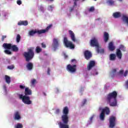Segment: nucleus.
<instances>
[{
	"label": "nucleus",
	"mask_w": 128,
	"mask_h": 128,
	"mask_svg": "<svg viewBox=\"0 0 128 128\" xmlns=\"http://www.w3.org/2000/svg\"><path fill=\"white\" fill-rule=\"evenodd\" d=\"M42 46L43 48H46V45L44 43L42 42Z\"/></svg>",
	"instance_id": "58836bf2"
},
{
	"label": "nucleus",
	"mask_w": 128,
	"mask_h": 128,
	"mask_svg": "<svg viewBox=\"0 0 128 128\" xmlns=\"http://www.w3.org/2000/svg\"><path fill=\"white\" fill-rule=\"evenodd\" d=\"M26 68H27V70H32L34 68V64H32V62H28L26 64Z\"/></svg>",
	"instance_id": "4be33fe9"
},
{
	"label": "nucleus",
	"mask_w": 128,
	"mask_h": 128,
	"mask_svg": "<svg viewBox=\"0 0 128 128\" xmlns=\"http://www.w3.org/2000/svg\"><path fill=\"white\" fill-rule=\"evenodd\" d=\"M44 94V96H46V94Z\"/></svg>",
	"instance_id": "0e129e2a"
},
{
	"label": "nucleus",
	"mask_w": 128,
	"mask_h": 128,
	"mask_svg": "<svg viewBox=\"0 0 128 128\" xmlns=\"http://www.w3.org/2000/svg\"><path fill=\"white\" fill-rule=\"evenodd\" d=\"M100 20V18H98L96 19V20Z\"/></svg>",
	"instance_id": "13d9d810"
},
{
	"label": "nucleus",
	"mask_w": 128,
	"mask_h": 128,
	"mask_svg": "<svg viewBox=\"0 0 128 128\" xmlns=\"http://www.w3.org/2000/svg\"><path fill=\"white\" fill-rule=\"evenodd\" d=\"M106 2L110 6H114V0H108Z\"/></svg>",
	"instance_id": "c85d7f7f"
},
{
	"label": "nucleus",
	"mask_w": 128,
	"mask_h": 128,
	"mask_svg": "<svg viewBox=\"0 0 128 128\" xmlns=\"http://www.w3.org/2000/svg\"><path fill=\"white\" fill-rule=\"evenodd\" d=\"M88 12H94V6H91L88 9Z\"/></svg>",
	"instance_id": "2f4dec72"
},
{
	"label": "nucleus",
	"mask_w": 128,
	"mask_h": 128,
	"mask_svg": "<svg viewBox=\"0 0 128 128\" xmlns=\"http://www.w3.org/2000/svg\"><path fill=\"white\" fill-rule=\"evenodd\" d=\"M119 74H124V70H121L119 72Z\"/></svg>",
	"instance_id": "49530a36"
},
{
	"label": "nucleus",
	"mask_w": 128,
	"mask_h": 128,
	"mask_svg": "<svg viewBox=\"0 0 128 128\" xmlns=\"http://www.w3.org/2000/svg\"><path fill=\"white\" fill-rule=\"evenodd\" d=\"M23 56L26 62H30V60H32V59L34 58V48H28V52H24Z\"/></svg>",
	"instance_id": "7ed1b4c3"
},
{
	"label": "nucleus",
	"mask_w": 128,
	"mask_h": 128,
	"mask_svg": "<svg viewBox=\"0 0 128 128\" xmlns=\"http://www.w3.org/2000/svg\"><path fill=\"white\" fill-rule=\"evenodd\" d=\"M117 96L118 92L116 91H113L106 96V100L107 102L110 104V106H116L118 105Z\"/></svg>",
	"instance_id": "f03ea898"
},
{
	"label": "nucleus",
	"mask_w": 128,
	"mask_h": 128,
	"mask_svg": "<svg viewBox=\"0 0 128 128\" xmlns=\"http://www.w3.org/2000/svg\"><path fill=\"white\" fill-rule=\"evenodd\" d=\"M19 98L20 99L22 100V102L25 104H32V100H30V96L20 94Z\"/></svg>",
	"instance_id": "6e6552de"
},
{
	"label": "nucleus",
	"mask_w": 128,
	"mask_h": 128,
	"mask_svg": "<svg viewBox=\"0 0 128 128\" xmlns=\"http://www.w3.org/2000/svg\"><path fill=\"white\" fill-rule=\"evenodd\" d=\"M16 2L18 6H20V4H22V1L20 0H17Z\"/></svg>",
	"instance_id": "a19ab883"
},
{
	"label": "nucleus",
	"mask_w": 128,
	"mask_h": 128,
	"mask_svg": "<svg viewBox=\"0 0 128 128\" xmlns=\"http://www.w3.org/2000/svg\"><path fill=\"white\" fill-rule=\"evenodd\" d=\"M16 42H20V34H18L16 38Z\"/></svg>",
	"instance_id": "7c9ffc66"
},
{
	"label": "nucleus",
	"mask_w": 128,
	"mask_h": 128,
	"mask_svg": "<svg viewBox=\"0 0 128 128\" xmlns=\"http://www.w3.org/2000/svg\"><path fill=\"white\" fill-rule=\"evenodd\" d=\"M99 110H102V108H99Z\"/></svg>",
	"instance_id": "bf43d9fd"
},
{
	"label": "nucleus",
	"mask_w": 128,
	"mask_h": 128,
	"mask_svg": "<svg viewBox=\"0 0 128 128\" xmlns=\"http://www.w3.org/2000/svg\"><path fill=\"white\" fill-rule=\"evenodd\" d=\"M69 34L71 38V40L72 42H76V36L74 35V32H72V30H70L68 31Z\"/></svg>",
	"instance_id": "2eb2a0df"
},
{
	"label": "nucleus",
	"mask_w": 128,
	"mask_h": 128,
	"mask_svg": "<svg viewBox=\"0 0 128 128\" xmlns=\"http://www.w3.org/2000/svg\"><path fill=\"white\" fill-rule=\"evenodd\" d=\"M84 56L86 60H90V58L92 57V52H90V50H86L84 52Z\"/></svg>",
	"instance_id": "f8f14e48"
},
{
	"label": "nucleus",
	"mask_w": 128,
	"mask_h": 128,
	"mask_svg": "<svg viewBox=\"0 0 128 128\" xmlns=\"http://www.w3.org/2000/svg\"><path fill=\"white\" fill-rule=\"evenodd\" d=\"M93 118H94V116L90 117V120L92 122V120Z\"/></svg>",
	"instance_id": "5fc2aeb1"
},
{
	"label": "nucleus",
	"mask_w": 128,
	"mask_h": 128,
	"mask_svg": "<svg viewBox=\"0 0 128 128\" xmlns=\"http://www.w3.org/2000/svg\"><path fill=\"white\" fill-rule=\"evenodd\" d=\"M72 62H76V59H72L71 60Z\"/></svg>",
	"instance_id": "864d4df0"
},
{
	"label": "nucleus",
	"mask_w": 128,
	"mask_h": 128,
	"mask_svg": "<svg viewBox=\"0 0 128 128\" xmlns=\"http://www.w3.org/2000/svg\"><path fill=\"white\" fill-rule=\"evenodd\" d=\"M84 0H82V2H84Z\"/></svg>",
	"instance_id": "052dcab7"
},
{
	"label": "nucleus",
	"mask_w": 128,
	"mask_h": 128,
	"mask_svg": "<svg viewBox=\"0 0 128 128\" xmlns=\"http://www.w3.org/2000/svg\"><path fill=\"white\" fill-rule=\"evenodd\" d=\"M60 112V110L59 108L56 109V114H58Z\"/></svg>",
	"instance_id": "4c0bfd02"
},
{
	"label": "nucleus",
	"mask_w": 128,
	"mask_h": 128,
	"mask_svg": "<svg viewBox=\"0 0 128 128\" xmlns=\"http://www.w3.org/2000/svg\"><path fill=\"white\" fill-rule=\"evenodd\" d=\"M18 26H28V20H22L20 21L18 24Z\"/></svg>",
	"instance_id": "aec40b11"
},
{
	"label": "nucleus",
	"mask_w": 128,
	"mask_h": 128,
	"mask_svg": "<svg viewBox=\"0 0 128 128\" xmlns=\"http://www.w3.org/2000/svg\"><path fill=\"white\" fill-rule=\"evenodd\" d=\"M11 50H12V52H18V48L16 45H12Z\"/></svg>",
	"instance_id": "b1692460"
},
{
	"label": "nucleus",
	"mask_w": 128,
	"mask_h": 128,
	"mask_svg": "<svg viewBox=\"0 0 128 128\" xmlns=\"http://www.w3.org/2000/svg\"><path fill=\"white\" fill-rule=\"evenodd\" d=\"M2 46L6 50H12V45L11 44L4 43Z\"/></svg>",
	"instance_id": "6ab92c4d"
},
{
	"label": "nucleus",
	"mask_w": 128,
	"mask_h": 128,
	"mask_svg": "<svg viewBox=\"0 0 128 128\" xmlns=\"http://www.w3.org/2000/svg\"><path fill=\"white\" fill-rule=\"evenodd\" d=\"M74 6H76V1L74 2Z\"/></svg>",
	"instance_id": "4d7b16f0"
},
{
	"label": "nucleus",
	"mask_w": 128,
	"mask_h": 128,
	"mask_svg": "<svg viewBox=\"0 0 128 128\" xmlns=\"http://www.w3.org/2000/svg\"><path fill=\"white\" fill-rule=\"evenodd\" d=\"M112 74H116V69H113L112 70Z\"/></svg>",
	"instance_id": "8fccbe9b"
},
{
	"label": "nucleus",
	"mask_w": 128,
	"mask_h": 128,
	"mask_svg": "<svg viewBox=\"0 0 128 128\" xmlns=\"http://www.w3.org/2000/svg\"><path fill=\"white\" fill-rule=\"evenodd\" d=\"M6 38V36H2V40L4 42V38Z\"/></svg>",
	"instance_id": "c03bdc74"
},
{
	"label": "nucleus",
	"mask_w": 128,
	"mask_h": 128,
	"mask_svg": "<svg viewBox=\"0 0 128 128\" xmlns=\"http://www.w3.org/2000/svg\"><path fill=\"white\" fill-rule=\"evenodd\" d=\"M14 118L15 120H20L22 118V117H20V114L18 111H16L14 113Z\"/></svg>",
	"instance_id": "4468645a"
},
{
	"label": "nucleus",
	"mask_w": 128,
	"mask_h": 128,
	"mask_svg": "<svg viewBox=\"0 0 128 128\" xmlns=\"http://www.w3.org/2000/svg\"><path fill=\"white\" fill-rule=\"evenodd\" d=\"M116 56L115 54H112L110 55V60H116Z\"/></svg>",
	"instance_id": "bb28decb"
},
{
	"label": "nucleus",
	"mask_w": 128,
	"mask_h": 128,
	"mask_svg": "<svg viewBox=\"0 0 128 128\" xmlns=\"http://www.w3.org/2000/svg\"><path fill=\"white\" fill-rule=\"evenodd\" d=\"M94 66H96V62L94 60H90L87 66V69L88 70H90Z\"/></svg>",
	"instance_id": "ddd939ff"
},
{
	"label": "nucleus",
	"mask_w": 128,
	"mask_h": 128,
	"mask_svg": "<svg viewBox=\"0 0 128 128\" xmlns=\"http://www.w3.org/2000/svg\"><path fill=\"white\" fill-rule=\"evenodd\" d=\"M128 70H126L124 74V76H128Z\"/></svg>",
	"instance_id": "ea45409f"
},
{
	"label": "nucleus",
	"mask_w": 128,
	"mask_h": 128,
	"mask_svg": "<svg viewBox=\"0 0 128 128\" xmlns=\"http://www.w3.org/2000/svg\"><path fill=\"white\" fill-rule=\"evenodd\" d=\"M92 76H98V72L95 70L92 72Z\"/></svg>",
	"instance_id": "72a5a7b5"
},
{
	"label": "nucleus",
	"mask_w": 128,
	"mask_h": 128,
	"mask_svg": "<svg viewBox=\"0 0 128 128\" xmlns=\"http://www.w3.org/2000/svg\"><path fill=\"white\" fill-rule=\"evenodd\" d=\"M66 70L68 72H76V65L74 64L71 66L70 64H68L66 66Z\"/></svg>",
	"instance_id": "9d476101"
},
{
	"label": "nucleus",
	"mask_w": 128,
	"mask_h": 128,
	"mask_svg": "<svg viewBox=\"0 0 128 128\" xmlns=\"http://www.w3.org/2000/svg\"><path fill=\"white\" fill-rule=\"evenodd\" d=\"M52 26V25L50 24L46 28V29L44 30H30L29 32V35L31 36H34L36 34H46V32L48 31V30H50Z\"/></svg>",
	"instance_id": "20e7f679"
},
{
	"label": "nucleus",
	"mask_w": 128,
	"mask_h": 128,
	"mask_svg": "<svg viewBox=\"0 0 128 128\" xmlns=\"http://www.w3.org/2000/svg\"><path fill=\"white\" fill-rule=\"evenodd\" d=\"M39 10H44V7H42V6H40L39 7Z\"/></svg>",
	"instance_id": "3c124183"
},
{
	"label": "nucleus",
	"mask_w": 128,
	"mask_h": 128,
	"mask_svg": "<svg viewBox=\"0 0 128 128\" xmlns=\"http://www.w3.org/2000/svg\"><path fill=\"white\" fill-rule=\"evenodd\" d=\"M4 88H6V86H4Z\"/></svg>",
	"instance_id": "69168bd1"
},
{
	"label": "nucleus",
	"mask_w": 128,
	"mask_h": 128,
	"mask_svg": "<svg viewBox=\"0 0 128 128\" xmlns=\"http://www.w3.org/2000/svg\"><path fill=\"white\" fill-rule=\"evenodd\" d=\"M58 39L56 38H54L53 40V44H52V46H53V48H55V50H56V48H58Z\"/></svg>",
	"instance_id": "f3484780"
},
{
	"label": "nucleus",
	"mask_w": 128,
	"mask_h": 128,
	"mask_svg": "<svg viewBox=\"0 0 128 128\" xmlns=\"http://www.w3.org/2000/svg\"><path fill=\"white\" fill-rule=\"evenodd\" d=\"M125 86L126 88H128V80L125 82Z\"/></svg>",
	"instance_id": "a18cd8bd"
},
{
	"label": "nucleus",
	"mask_w": 128,
	"mask_h": 128,
	"mask_svg": "<svg viewBox=\"0 0 128 128\" xmlns=\"http://www.w3.org/2000/svg\"><path fill=\"white\" fill-rule=\"evenodd\" d=\"M64 43L66 48H74V45L72 44V42L68 41L66 37H64Z\"/></svg>",
	"instance_id": "1a4fd4ad"
},
{
	"label": "nucleus",
	"mask_w": 128,
	"mask_h": 128,
	"mask_svg": "<svg viewBox=\"0 0 128 128\" xmlns=\"http://www.w3.org/2000/svg\"><path fill=\"white\" fill-rule=\"evenodd\" d=\"M96 52L98 54H104V49H101V50H100L99 48V52L98 51V48H96Z\"/></svg>",
	"instance_id": "f704fd0d"
},
{
	"label": "nucleus",
	"mask_w": 128,
	"mask_h": 128,
	"mask_svg": "<svg viewBox=\"0 0 128 128\" xmlns=\"http://www.w3.org/2000/svg\"><path fill=\"white\" fill-rule=\"evenodd\" d=\"M120 50H122V52H126V47H124V46L121 44L120 45L119 48L116 50V55L119 60H122V54Z\"/></svg>",
	"instance_id": "0eeeda50"
},
{
	"label": "nucleus",
	"mask_w": 128,
	"mask_h": 128,
	"mask_svg": "<svg viewBox=\"0 0 128 128\" xmlns=\"http://www.w3.org/2000/svg\"><path fill=\"white\" fill-rule=\"evenodd\" d=\"M50 68H48V71H47V74H48L50 76Z\"/></svg>",
	"instance_id": "37998d69"
},
{
	"label": "nucleus",
	"mask_w": 128,
	"mask_h": 128,
	"mask_svg": "<svg viewBox=\"0 0 128 128\" xmlns=\"http://www.w3.org/2000/svg\"><path fill=\"white\" fill-rule=\"evenodd\" d=\"M49 8H51V10H52V8H54V6H50Z\"/></svg>",
	"instance_id": "603ef678"
},
{
	"label": "nucleus",
	"mask_w": 128,
	"mask_h": 128,
	"mask_svg": "<svg viewBox=\"0 0 128 128\" xmlns=\"http://www.w3.org/2000/svg\"><path fill=\"white\" fill-rule=\"evenodd\" d=\"M86 100H84L82 102V106H84V104H86Z\"/></svg>",
	"instance_id": "09e8293b"
},
{
	"label": "nucleus",
	"mask_w": 128,
	"mask_h": 128,
	"mask_svg": "<svg viewBox=\"0 0 128 128\" xmlns=\"http://www.w3.org/2000/svg\"><path fill=\"white\" fill-rule=\"evenodd\" d=\"M24 126H22V124L20 123H18L17 124L15 128H23Z\"/></svg>",
	"instance_id": "c756f323"
},
{
	"label": "nucleus",
	"mask_w": 128,
	"mask_h": 128,
	"mask_svg": "<svg viewBox=\"0 0 128 128\" xmlns=\"http://www.w3.org/2000/svg\"><path fill=\"white\" fill-rule=\"evenodd\" d=\"M116 118L114 116H112L109 119L110 126L109 127L110 128H114L116 126Z\"/></svg>",
	"instance_id": "9b49d317"
},
{
	"label": "nucleus",
	"mask_w": 128,
	"mask_h": 128,
	"mask_svg": "<svg viewBox=\"0 0 128 128\" xmlns=\"http://www.w3.org/2000/svg\"><path fill=\"white\" fill-rule=\"evenodd\" d=\"M4 78L6 82L10 84V77L8 75H5Z\"/></svg>",
	"instance_id": "393cba45"
},
{
	"label": "nucleus",
	"mask_w": 128,
	"mask_h": 128,
	"mask_svg": "<svg viewBox=\"0 0 128 128\" xmlns=\"http://www.w3.org/2000/svg\"><path fill=\"white\" fill-rule=\"evenodd\" d=\"M110 113V108L108 106L105 107L104 108L102 109V111L100 114V118L101 120H104V114L108 116Z\"/></svg>",
	"instance_id": "423d86ee"
},
{
	"label": "nucleus",
	"mask_w": 128,
	"mask_h": 128,
	"mask_svg": "<svg viewBox=\"0 0 128 128\" xmlns=\"http://www.w3.org/2000/svg\"><path fill=\"white\" fill-rule=\"evenodd\" d=\"M113 16L114 18H120L121 14L120 12H116L113 14Z\"/></svg>",
	"instance_id": "5701e85b"
},
{
	"label": "nucleus",
	"mask_w": 128,
	"mask_h": 128,
	"mask_svg": "<svg viewBox=\"0 0 128 128\" xmlns=\"http://www.w3.org/2000/svg\"><path fill=\"white\" fill-rule=\"evenodd\" d=\"M95 2H96V0H94Z\"/></svg>",
	"instance_id": "e2e57ef3"
},
{
	"label": "nucleus",
	"mask_w": 128,
	"mask_h": 128,
	"mask_svg": "<svg viewBox=\"0 0 128 128\" xmlns=\"http://www.w3.org/2000/svg\"><path fill=\"white\" fill-rule=\"evenodd\" d=\"M8 70H14V65L8 66Z\"/></svg>",
	"instance_id": "c9c22d12"
},
{
	"label": "nucleus",
	"mask_w": 128,
	"mask_h": 128,
	"mask_svg": "<svg viewBox=\"0 0 128 128\" xmlns=\"http://www.w3.org/2000/svg\"><path fill=\"white\" fill-rule=\"evenodd\" d=\"M104 42H108V38H110V36L108 35V33L107 32H104Z\"/></svg>",
	"instance_id": "412c9836"
},
{
	"label": "nucleus",
	"mask_w": 128,
	"mask_h": 128,
	"mask_svg": "<svg viewBox=\"0 0 128 128\" xmlns=\"http://www.w3.org/2000/svg\"><path fill=\"white\" fill-rule=\"evenodd\" d=\"M108 50L110 52H114L116 50V46H114V43L112 42H110L108 44Z\"/></svg>",
	"instance_id": "a211bd4d"
},
{
	"label": "nucleus",
	"mask_w": 128,
	"mask_h": 128,
	"mask_svg": "<svg viewBox=\"0 0 128 128\" xmlns=\"http://www.w3.org/2000/svg\"><path fill=\"white\" fill-rule=\"evenodd\" d=\"M90 46L92 48H96L98 52H100V44H98V40L96 38H92L90 42Z\"/></svg>",
	"instance_id": "39448f33"
},
{
	"label": "nucleus",
	"mask_w": 128,
	"mask_h": 128,
	"mask_svg": "<svg viewBox=\"0 0 128 128\" xmlns=\"http://www.w3.org/2000/svg\"><path fill=\"white\" fill-rule=\"evenodd\" d=\"M20 88L21 90H24V89L26 88V86H24L22 85H20Z\"/></svg>",
	"instance_id": "79ce46f5"
},
{
	"label": "nucleus",
	"mask_w": 128,
	"mask_h": 128,
	"mask_svg": "<svg viewBox=\"0 0 128 128\" xmlns=\"http://www.w3.org/2000/svg\"><path fill=\"white\" fill-rule=\"evenodd\" d=\"M36 82V79H33L31 80V84L34 86Z\"/></svg>",
	"instance_id": "e433bc0d"
},
{
	"label": "nucleus",
	"mask_w": 128,
	"mask_h": 128,
	"mask_svg": "<svg viewBox=\"0 0 128 128\" xmlns=\"http://www.w3.org/2000/svg\"><path fill=\"white\" fill-rule=\"evenodd\" d=\"M122 20L123 22H124L128 24V17L126 16V15H123L122 16Z\"/></svg>",
	"instance_id": "a878e982"
},
{
	"label": "nucleus",
	"mask_w": 128,
	"mask_h": 128,
	"mask_svg": "<svg viewBox=\"0 0 128 128\" xmlns=\"http://www.w3.org/2000/svg\"><path fill=\"white\" fill-rule=\"evenodd\" d=\"M24 96H32V90L30 89V88H28V87L26 88H25V90H24Z\"/></svg>",
	"instance_id": "dca6fc26"
},
{
	"label": "nucleus",
	"mask_w": 128,
	"mask_h": 128,
	"mask_svg": "<svg viewBox=\"0 0 128 128\" xmlns=\"http://www.w3.org/2000/svg\"><path fill=\"white\" fill-rule=\"evenodd\" d=\"M78 0H75L76 2H78Z\"/></svg>",
	"instance_id": "680f3d73"
},
{
	"label": "nucleus",
	"mask_w": 128,
	"mask_h": 128,
	"mask_svg": "<svg viewBox=\"0 0 128 128\" xmlns=\"http://www.w3.org/2000/svg\"><path fill=\"white\" fill-rule=\"evenodd\" d=\"M42 49L39 46H37L36 48V52L37 54H40V52H42Z\"/></svg>",
	"instance_id": "cd10ccee"
},
{
	"label": "nucleus",
	"mask_w": 128,
	"mask_h": 128,
	"mask_svg": "<svg viewBox=\"0 0 128 128\" xmlns=\"http://www.w3.org/2000/svg\"><path fill=\"white\" fill-rule=\"evenodd\" d=\"M4 52H5L6 54H12V52L8 50V49L4 50Z\"/></svg>",
	"instance_id": "473e14b6"
},
{
	"label": "nucleus",
	"mask_w": 128,
	"mask_h": 128,
	"mask_svg": "<svg viewBox=\"0 0 128 128\" xmlns=\"http://www.w3.org/2000/svg\"><path fill=\"white\" fill-rule=\"evenodd\" d=\"M74 7L73 6V7H70V12H72V10H74Z\"/></svg>",
	"instance_id": "de8ad7c7"
},
{
	"label": "nucleus",
	"mask_w": 128,
	"mask_h": 128,
	"mask_svg": "<svg viewBox=\"0 0 128 128\" xmlns=\"http://www.w3.org/2000/svg\"><path fill=\"white\" fill-rule=\"evenodd\" d=\"M69 112L70 110H68V106H65L63 108V114L61 116V120L62 122H58V124L60 128H70L68 124L70 118L68 117Z\"/></svg>",
	"instance_id": "f257e3e1"
},
{
	"label": "nucleus",
	"mask_w": 128,
	"mask_h": 128,
	"mask_svg": "<svg viewBox=\"0 0 128 128\" xmlns=\"http://www.w3.org/2000/svg\"><path fill=\"white\" fill-rule=\"evenodd\" d=\"M64 56L65 58H68V56L66 54H64Z\"/></svg>",
	"instance_id": "6e6d98bb"
}]
</instances>
